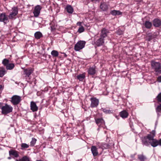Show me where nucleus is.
<instances>
[{
    "mask_svg": "<svg viewBox=\"0 0 161 161\" xmlns=\"http://www.w3.org/2000/svg\"><path fill=\"white\" fill-rule=\"evenodd\" d=\"M14 64L13 63L8 64L6 66V68L8 70H11L14 67Z\"/></svg>",
    "mask_w": 161,
    "mask_h": 161,
    "instance_id": "nucleus-27",
    "label": "nucleus"
},
{
    "mask_svg": "<svg viewBox=\"0 0 161 161\" xmlns=\"http://www.w3.org/2000/svg\"><path fill=\"white\" fill-rule=\"evenodd\" d=\"M9 154L10 156H13V158H17L19 156V152L15 150H11L9 151Z\"/></svg>",
    "mask_w": 161,
    "mask_h": 161,
    "instance_id": "nucleus-13",
    "label": "nucleus"
},
{
    "mask_svg": "<svg viewBox=\"0 0 161 161\" xmlns=\"http://www.w3.org/2000/svg\"><path fill=\"white\" fill-rule=\"evenodd\" d=\"M31 109L33 112L36 111L38 110V107L36 106V103L33 101L31 102L30 104Z\"/></svg>",
    "mask_w": 161,
    "mask_h": 161,
    "instance_id": "nucleus-17",
    "label": "nucleus"
},
{
    "mask_svg": "<svg viewBox=\"0 0 161 161\" xmlns=\"http://www.w3.org/2000/svg\"><path fill=\"white\" fill-rule=\"evenodd\" d=\"M21 101V97L19 96L15 95L13 96L10 101L13 105H15L18 104Z\"/></svg>",
    "mask_w": 161,
    "mask_h": 161,
    "instance_id": "nucleus-5",
    "label": "nucleus"
},
{
    "mask_svg": "<svg viewBox=\"0 0 161 161\" xmlns=\"http://www.w3.org/2000/svg\"><path fill=\"white\" fill-rule=\"evenodd\" d=\"M96 67L95 65H93L92 67H90L87 70L88 74L90 75H95L96 73Z\"/></svg>",
    "mask_w": 161,
    "mask_h": 161,
    "instance_id": "nucleus-11",
    "label": "nucleus"
},
{
    "mask_svg": "<svg viewBox=\"0 0 161 161\" xmlns=\"http://www.w3.org/2000/svg\"><path fill=\"white\" fill-rule=\"evenodd\" d=\"M36 141V140L34 138H32V140L30 142V146L33 147L35 145Z\"/></svg>",
    "mask_w": 161,
    "mask_h": 161,
    "instance_id": "nucleus-33",
    "label": "nucleus"
},
{
    "mask_svg": "<svg viewBox=\"0 0 161 161\" xmlns=\"http://www.w3.org/2000/svg\"><path fill=\"white\" fill-rule=\"evenodd\" d=\"M155 135V131L153 130L147 136L142 137L141 138L143 145L148 146L150 144L152 147H155L158 145H161V139L158 141L154 139Z\"/></svg>",
    "mask_w": 161,
    "mask_h": 161,
    "instance_id": "nucleus-1",
    "label": "nucleus"
},
{
    "mask_svg": "<svg viewBox=\"0 0 161 161\" xmlns=\"http://www.w3.org/2000/svg\"><path fill=\"white\" fill-rule=\"evenodd\" d=\"M86 43L84 41H79L75 45V50L76 51H78L82 49L85 47Z\"/></svg>",
    "mask_w": 161,
    "mask_h": 161,
    "instance_id": "nucleus-4",
    "label": "nucleus"
},
{
    "mask_svg": "<svg viewBox=\"0 0 161 161\" xmlns=\"http://www.w3.org/2000/svg\"><path fill=\"white\" fill-rule=\"evenodd\" d=\"M86 77L85 73L80 74L78 75L77 76V78L80 81H83V80Z\"/></svg>",
    "mask_w": 161,
    "mask_h": 161,
    "instance_id": "nucleus-23",
    "label": "nucleus"
},
{
    "mask_svg": "<svg viewBox=\"0 0 161 161\" xmlns=\"http://www.w3.org/2000/svg\"><path fill=\"white\" fill-rule=\"evenodd\" d=\"M109 32L108 30L105 28H103L100 34V37L104 38L106 37L108 34Z\"/></svg>",
    "mask_w": 161,
    "mask_h": 161,
    "instance_id": "nucleus-15",
    "label": "nucleus"
},
{
    "mask_svg": "<svg viewBox=\"0 0 161 161\" xmlns=\"http://www.w3.org/2000/svg\"><path fill=\"white\" fill-rule=\"evenodd\" d=\"M116 12L117 14H116V15H119L122 14L121 12L117 10Z\"/></svg>",
    "mask_w": 161,
    "mask_h": 161,
    "instance_id": "nucleus-43",
    "label": "nucleus"
},
{
    "mask_svg": "<svg viewBox=\"0 0 161 161\" xmlns=\"http://www.w3.org/2000/svg\"><path fill=\"white\" fill-rule=\"evenodd\" d=\"M85 29L83 26L80 27L78 30V31L79 33H81L84 31Z\"/></svg>",
    "mask_w": 161,
    "mask_h": 161,
    "instance_id": "nucleus-37",
    "label": "nucleus"
},
{
    "mask_svg": "<svg viewBox=\"0 0 161 161\" xmlns=\"http://www.w3.org/2000/svg\"><path fill=\"white\" fill-rule=\"evenodd\" d=\"M2 86L1 85H0V91L2 89Z\"/></svg>",
    "mask_w": 161,
    "mask_h": 161,
    "instance_id": "nucleus-46",
    "label": "nucleus"
},
{
    "mask_svg": "<svg viewBox=\"0 0 161 161\" xmlns=\"http://www.w3.org/2000/svg\"><path fill=\"white\" fill-rule=\"evenodd\" d=\"M156 99L159 103V105L157 108L156 110L158 115L160 116V114L159 113L161 111V104L160 103H161V92H160L157 96Z\"/></svg>",
    "mask_w": 161,
    "mask_h": 161,
    "instance_id": "nucleus-7",
    "label": "nucleus"
},
{
    "mask_svg": "<svg viewBox=\"0 0 161 161\" xmlns=\"http://www.w3.org/2000/svg\"><path fill=\"white\" fill-rule=\"evenodd\" d=\"M21 147L22 149L28 148L29 147V145L25 143H22L21 145Z\"/></svg>",
    "mask_w": 161,
    "mask_h": 161,
    "instance_id": "nucleus-35",
    "label": "nucleus"
},
{
    "mask_svg": "<svg viewBox=\"0 0 161 161\" xmlns=\"http://www.w3.org/2000/svg\"><path fill=\"white\" fill-rule=\"evenodd\" d=\"M138 2H141L142 0H137Z\"/></svg>",
    "mask_w": 161,
    "mask_h": 161,
    "instance_id": "nucleus-49",
    "label": "nucleus"
},
{
    "mask_svg": "<svg viewBox=\"0 0 161 161\" xmlns=\"http://www.w3.org/2000/svg\"><path fill=\"white\" fill-rule=\"evenodd\" d=\"M93 2V1H99L100 0H91Z\"/></svg>",
    "mask_w": 161,
    "mask_h": 161,
    "instance_id": "nucleus-47",
    "label": "nucleus"
},
{
    "mask_svg": "<svg viewBox=\"0 0 161 161\" xmlns=\"http://www.w3.org/2000/svg\"><path fill=\"white\" fill-rule=\"evenodd\" d=\"M33 71V69L31 68L25 69L23 71V75H25V77H29Z\"/></svg>",
    "mask_w": 161,
    "mask_h": 161,
    "instance_id": "nucleus-9",
    "label": "nucleus"
},
{
    "mask_svg": "<svg viewBox=\"0 0 161 161\" xmlns=\"http://www.w3.org/2000/svg\"><path fill=\"white\" fill-rule=\"evenodd\" d=\"M3 103H0V109H1L2 114L6 115L12 112L13 108L11 105L5 103L4 105L3 106Z\"/></svg>",
    "mask_w": 161,
    "mask_h": 161,
    "instance_id": "nucleus-2",
    "label": "nucleus"
},
{
    "mask_svg": "<svg viewBox=\"0 0 161 161\" xmlns=\"http://www.w3.org/2000/svg\"><path fill=\"white\" fill-rule=\"evenodd\" d=\"M119 115L123 119L127 118L128 116V113L125 110L121 111L119 113Z\"/></svg>",
    "mask_w": 161,
    "mask_h": 161,
    "instance_id": "nucleus-20",
    "label": "nucleus"
},
{
    "mask_svg": "<svg viewBox=\"0 0 161 161\" xmlns=\"http://www.w3.org/2000/svg\"><path fill=\"white\" fill-rule=\"evenodd\" d=\"M15 161H30L29 157L27 156H24L19 159H16Z\"/></svg>",
    "mask_w": 161,
    "mask_h": 161,
    "instance_id": "nucleus-25",
    "label": "nucleus"
},
{
    "mask_svg": "<svg viewBox=\"0 0 161 161\" xmlns=\"http://www.w3.org/2000/svg\"><path fill=\"white\" fill-rule=\"evenodd\" d=\"M102 111L106 114H111L113 113V110H108L106 108H102Z\"/></svg>",
    "mask_w": 161,
    "mask_h": 161,
    "instance_id": "nucleus-29",
    "label": "nucleus"
},
{
    "mask_svg": "<svg viewBox=\"0 0 161 161\" xmlns=\"http://www.w3.org/2000/svg\"><path fill=\"white\" fill-rule=\"evenodd\" d=\"M11 156H10L8 158V159H10L12 158Z\"/></svg>",
    "mask_w": 161,
    "mask_h": 161,
    "instance_id": "nucleus-44",
    "label": "nucleus"
},
{
    "mask_svg": "<svg viewBox=\"0 0 161 161\" xmlns=\"http://www.w3.org/2000/svg\"><path fill=\"white\" fill-rule=\"evenodd\" d=\"M91 151L94 157L96 156L98 154V152L97 148L95 146H92L91 148Z\"/></svg>",
    "mask_w": 161,
    "mask_h": 161,
    "instance_id": "nucleus-19",
    "label": "nucleus"
},
{
    "mask_svg": "<svg viewBox=\"0 0 161 161\" xmlns=\"http://www.w3.org/2000/svg\"><path fill=\"white\" fill-rule=\"evenodd\" d=\"M51 54L53 57H57L58 55V53L57 51L53 50L51 52Z\"/></svg>",
    "mask_w": 161,
    "mask_h": 161,
    "instance_id": "nucleus-31",
    "label": "nucleus"
},
{
    "mask_svg": "<svg viewBox=\"0 0 161 161\" xmlns=\"http://www.w3.org/2000/svg\"><path fill=\"white\" fill-rule=\"evenodd\" d=\"M116 11L117 10H116L111 11L110 12V14L113 15H116V14H117Z\"/></svg>",
    "mask_w": 161,
    "mask_h": 161,
    "instance_id": "nucleus-39",
    "label": "nucleus"
},
{
    "mask_svg": "<svg viewBox=\"0 0 161 161\" xmlns=\"http://www.w3.org/2000/svg\"><path fill=\"white\" fill-rule=\"evenodd\" d=\"M161 24V21L159 19H155L153 21V25L155 27H158L160 26Z\"/></svg>",
    "mask_w": 161,
    "mask_h": 161,
    "instance_id": "nucleus-21",
    "label": "nucleus"
},
{
    "mask_svg": "<svg viewBox=\"0 0 161 161\" xmlns=\"http://www.w3.org/2000/svg\"><path fill=\"white\" fill-rule=\"evenodd\" d=\"M138 158L140 161H145L147 159L146 157L143 154L138 155Z\"/></svg>",
    "mask_w": 161,
    "mask_h": 161,
    "instance_id": "nucleus-28",
    "label": "nucleus"
},
{
    "mask_svg": "<svg viewBox=\"0 0 161 161\" xmlns=\"http://www.w3.org/2000/svg\"><path fill=\"white\" fill-rule=\"evenodd\" d=\"M108 8V5L105 2H101L100 5V8L103 11H106Z\"/></svg>",
    "mask_w": 161,
    "mask_h": 161,
    "instance_id": "nucleus-12",
    "label": "nucleus"
},
{
    "mask_svg": "<svg viewBox=\"0 0 161 161\" xmlns=\"http://www.w3.org/2000/svg\"><path fill=\"white\" fill-rule=\"evenodd\" d=\"M97 146L99 148H102L103 149L109 148L110 146L108 144L105 143H98L97 144Z\"/></svg>",
    "mask_w": 161,
    "mask_h": 161,
    "instance_id": "nucleus-14",
    "label": "nucleus"
},
{
    "mask_svg": "<svg viewBox=\"0 0 161 161\" xmlns=\"http://www.w3.org/2000/svg\"><path fill=\"white\" fill-rule=\"evenodd\" d=\"M67 12L69 14H72L74 11V9L70 5H67L65 8Z\"/></svg>",
    "mask_w": 161,
    "mask_h": 161,
    "instance_id": "nucleus-24",
    "label": "nucleus"
},
{
    "mask_svg": "<svg viewBox=\"0 0 161 161\" xmlns=\"http://www.w3.org/2000/svg\"><path fill=\"white\" fill-rule=\"evenodd\" d=\"M95 120L96 124L98 126H100L102 125L105 124V122L102 118H95Z\"/></svg>",
    "mask_w": 161,
    "mask_h": 161,
    "instance_id": "nucleus-16",
    "label": "nucleus"
},
{
    "mask_svg": "<svg viewBox=\"0 0 161 161\" xmlns=\"http://www.w3.org/2000/svg\"><path fill=\"white\" fill-rule=\"evenodd\" d=\"M63 54H64V56L65 57H67V55L65 53H63Z\"/></svg>",
    "mask_w": 161,
    "mask_h": 161,
    "instance_id": "nucleus-45",
    "label": "nucleus"
},
{
    "mask_svg": "<svg viewBox=\"0 0 161 161\" xmlns=\"http://www.w3.org/2000/svg\"><path fill=\"white\" fill-rule=\"evenodd\" d=\"M34 37L35 39H39L43 37V35L42 33L40 31H37L35 33Z\"/></svg>",
    "mask_w": 161,
    "mask_h": 161,
    "instance_id": "nucleus-22",
    "label": "nucleus"
},
{
    "mask_svg": "<svg viewBox=\"0 0 161 161\" xmlns=\"http://www.w3.org/2000/svg\"><path fill=\"white\" fill-rule=\"evenodd\" d=\"M11 11V12L14 13L16 14H18V8L17 7H14L12 8Z\"/></svg>",
    "mask_w": 161,
    "mask_h": 161,
    "instance_id": "nucleus-32",
    "label": "nucleus"
},
{
    "mask_svg": "<svg viewBox=\"0 0 161 161\" xmlns=\"http://www.w3.org/2000/svg\"><path fill=\"white\" fill-rule=\"evenodd\" d=\"M91 102L90 107L92 108L97 107L99 103V99L95 97H92L90 99Z\"/></svg>",
    "mask_w": 161,
    "mask_h": 161,
    "instance_id": "nucleus-8",
    "label": "nucleus"
},
{
    "mask_svg": "<svg viewBox=\"0 0 161 161\" xmlns=\"http://www.w3.org/2000/svg\"><path fill=\"white\" fill-rule=\"evenodd\" d=\"M152 69H154L155 72V74L158 75L161 73V66L159 62L152 61L151 62Z\"/></svg>",
    "mask_w": 161,
    "mask_h": 161,
    "instance_id": "nucleus-3",
    "label": "nucleus"
},
{
    "mask_svg": "<svg viewBox=\"0 0 161 161\" xmlns=\"http://www.w3.org/2000/svg\"><path fill=\"white\" fill-rule=\"evenodd\" d=\"M9 22L8 18L5 13H3L0 14V22H3L5 25Z\"/></svg>",
    "mask_w": 161,
    "mask_h": 161,
    "instance_id": "nucleus-6",
    "label": "nucleus"
},
{
    "mask_svg": "<svg viewBox=\"0 0 161 161\" xmlns=\"http://www.w3.org/2000/svg\"><path fill=\"white\" fill-rule=\"evenodd\" d=\"M83 22H81L79 21V22H77L76 25L78 26H79L80 27H81V26H83L82 25V24H83Z\"/></svg>",
    "mask_w": 161,
    "mask_h": 161,
    "instance_id": "nucleus-41",
    "label": "nucleus"
},
{
    "mask_svg": "<svg viewBox=\"0 0 161 161\" xmlns=\"http://www.w3.org/2000/svg\"><path fill=\"white\" fill-rule=\"evenodd\" d=\"M144 25L146 28L147 29L151 28L152 26V23L148 21H146L144 23Z\"/></svg>",
    "mask_w": 161,
    "mask_h": 161,
    "instance_id": "nucleus-26",
    "label": "nucleus"
},
{
    "mask_svg": "<svg viewBox=\"0 0 161 161\" xmlns=\"http://www.w3.org/2000/svg\"><path fill=\"white\" fill-rule=\"evenodd\" d=\"M94 42L97 46H102L104 43V39L100 37L98 39L96 42Z\"/></svg>",
    "mask_w": 161,
    "mask_h": 161,
    "instance_id": "nucleus-18",
    "label": "nucleus"
},
{
    "mask_svg": "<svg viewBox=\"0 0 161 161\" xmlns=\"http://www.w3.org/2000/svg\"><path fill=\"white\" fill-rule=\"evenodd\" d=\"M36 161H43L42 160H37Z\"/></svg>",
    "mask_w": 161,
    "mask_h": 161,
    "instance_id": "nucleus-50",
    "label": "nucleus"
},
{
    "mask_svg": "<svg viewBox=\"0 0 161 161\" xmlns=\"http://www.w3.org/2000/svg\"><path fill=\"white\" fill-rule=\"evenodd\" d=\"M17 14L13 12H11L8 16V19H15V17L17 15Z\"/></svg>",
    "mask_w": 161,
    "mask_h": 161,
    "instance_id": "nucleus-30",
    "label": "nucleus"
},
{
    "mask_svg": "<svg viewBox=\"0 0 161 161\" xmlns=\"http://www.w3.org/2000/svg\"><path fill=\"white\" fill-rule=\"evenodd\" d=\"M116 118L117 119H119V117L118 116H116Z\"/></svg>",
    "mask_w": 161,
    "mask_h": 161,
    "instance_id": "nucleus-48",
    "label": "nucleus"
},
{
    "mask_svg": "<svg viewBox=\"0 0 161 161\" xmlns=\"http://www.w3.org/2000/svg\"><path fill=\"white\" fill-rule=\"evenodd\" d=\"M9 61L8 59L4 58L2 61V64L5 66H6L8 64Z\"/></svg>",
    "mask_w": 161,
    "mask_h": 161,
    "instance_id": "nucleus-34",
    "label": "nucleus"
},
{
    "mask_svg": "<svg viewBox=\"0 0 161 161\" xmlns=\"http://www.w3.org/2000/svg\"><path fill=\"white\" fill-rule=\"evenodd\" d=\"M42 8V7L39 5H37L35 7L33 12L35 17H37L39 15Z\"/></svg>",
    "mask_w": 161,
    "mask_h": 161,
    "instance_id": "nucleus-10",
    "label": "nucleus"
},
{
    "mask_svg": "<svg viewBox=\"0 0 161 161\" xmlns=\"http://www.w3.org/2000/svg\"><path fill=\"white\" fill-rule=\"evenodd\" d=\"M153 39V37L151 36H148L146 40L148 41H151Z\"/></svg>",
    "mask_w": 161,
    "mask_h": 161,
    "instance_id": "nucleus-40",
    "label": "nucleus"
},
{
    "mask_svg": "<svg viewBox=\"0 0 161 161\" xmlns=\"http://www.w3.org/2000/svg\"><path fill=\"white\" fill-rule=\"evenodd\" d=\"M5 70L4 69H0V77H2L4 75Z\"/></svg>",
    "mask_w": 161,
    "mask_h": 161,
    "instance_id": "nucleus-36",
    "label": "nucleus"
},
{
    "mask_svg": "<svg viewBox=\"0 0 161 161\" xmlns=\"http://www.w3.org/2000/svg\"><path fill=\"white\" fill-rule=\"evenodd\" d=\"M157 81L159 82H161V76L158 77L157 79Z\"/></svg>",
    "mask_w": 161,
    "mask_h": 161,
    "instance_id": "nucleus-42",
    "label": "nucleus"
},
{
    "mask_svg": "<svg viewBox=\"0 0 161 161\" xmlns=\"http://www.w3.org/2000/svg\"><path fill=\"white\" fill-rule=\"evenodd\" d=\"M117 33L118 35H121L123 34V31L120 30H118L117 32Z\"/></svg>",
    "mask_w": 161,
    "mask_h": 161,
    "instance_id": "nucleus-38",
    "label": "nucleus"
}]
</instances>
